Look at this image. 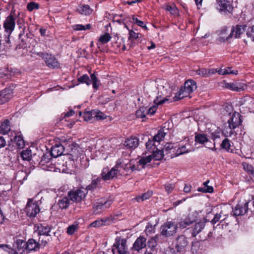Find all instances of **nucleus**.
I'll list each match as a JSON object with an SVG mask.
<instances>
[{"mask_svg": "<svg viewBox=\"0 0 254 254\" xmlns=\"http://www.w3.org/2000/svg\"><path fill=\"white\" fill-rule=\"evenodd\" d=\"M87 193L86 190L77 189L68 191L67 195L71 201L78 202L84 198Z\"/></svg>", "mask_w": 254, "mask_h": 254, "instance_id": "9", "label": "nucleus"}, {"mask_svg": "<svg viewBox=\"0 0 254 254\" xmlns=\"http://www.w3.org/2000/svg\"><path fill=\"white\" fill-rule=\"evenodd\" d=\"M65 147L61 144H55L51 150V155L52 157L56 158L63 154Z\"/></svg>", "mask_w": 254, "mask_h": 254, "instance_id": "20", "label": "nucleus"}, {"mask_svg": "<svg viewBox=\"0 0 254 254\" xmlns=\"http://www.w3.org/2000/svg\"><path fill=\"white\" fill-rule=\"evenodd\" d=\"M167 101H168V99L166 98L160 99V97H157L156 99L154 100L155 105L150 107L149 108L145 107H140L136 112V117L140 118H145L147 115H154L156 111L157 106L164 103Z\"/></svg>", "mask_w": 254, "mask_h": 254, "instance_id": "1", "label": "nucleus"}, {"mask_svg": "<svg viewBox=\"0 0 254 254\" xmlns=\"http://www.w3.org/2000/svg\"><path fill=\"white\" fill-rule=\"evenodd\" d=\"M249 202H246L244 206L239 207V215H243L246 214L248 210Z\"/></svg>", "mask_w": 254, "mask_h": 254, "instance_id": "58", "label": "nucleus"}, {"mask_svg": "<svg viewBox=\"0 0 254 254\" xmlns=\"http://www.w3.org/2000/svg\"><path fill=\"white\" fill-rule=\"evenodd\" d=\"M129 163H125L124 162H121L120 160L118 161L117 164L116 165V168L119 169H121V173L120 174L124 173L123 170H124L126 172H128L130 171V167H129Z\"/></svg>", "mask_w": 254, "mask_h": 254, "instance_id": "31", "label": "nucleus"}, {"mask_svg": "<svg viewBox=\"0 0 254 254\" xmlns=\"http://www.w3.org/2000/svg\"><path fill=\"white\" fill-rule=\"evenodd\" d=\"M31 151L29 149L23 150L21 153V157L24 160H30L31 158Z\"/></svg>", "mask_w": 254, "mask_h": 254, "instance_id": "44", "label": "nucleus"}, {"mask_svg": "<svg viewBox=\"0 0 254 254\" xmlns=\"http://www.w3.org/2000/svg\"><path fill=\"white\" fill-rule=\"evenodd\" d=\"M246 35L249 39L254 42V25L247 30Z\"/></svg>", "mask_w": 254, "mask_h": 254, "instance_id": "49", "label": "nucleus"}, {"mask_svg": "<svg viewBox=\"0 0 254 254\" xmlns=\"http://www.w3.org/2000/svg\"><path fill=\"white\" fill-rule=\"evenodd\" d=\"M187 238L184 235H181L176 239L175 248L178 252H183L186 251L188 245Z\"/></svg>", "mask_w": 254, "mask_h": 254, "instance_id": "13", "label": "nucleus"}, {"mask_svg": "<svg viewBox=\"0 0 254 254\" xmlns=\"http://www.w3.org/2000/svg\"><path fill=\"white\" fill-rule=\"evenodd\" d=\"M197 190L200 192L211 193L213 191V188L212 187H207V188L203 187H199L198 188Z\"/></svg>", "mask_w": 254, "mask_h": 254, "instance_id": "57", "label": "nucleus"}, {"mask_svg": "<svg viewBox=\"0 0 254 254\" xmlns=\"http://www.w3.org/2000/svg\"><path fill=\"white\" fill-rule=\"evenodd\" d=\"M190 93L185 90L184 88H182L180 91L176 94V95L174 97V100L175 101L183 99L185 97H188Z\"/></svg>", "mask_w": 254, "mask_h": 254, "instance_id": "33", "label": "nucleus"}, {"mask_svg": "<svg viewBox=\"0 0 254 254\" xmlns=\"http://www.w3.org/2000/svg\"><path fill=\"white\" fill-rule=\"evenodd\" d=\"M96 111L97 115L95 118V120H102L106 118L107 116L103 113L98 110Z\"/></svg>", "mask_w": 254, "mask_h": 254, "instance_id": "63", "label": "nucleus"}, {"mask_svg": "<svg viewBox=\"0 0 254 254\" xmlns=\"http://www.w3.org/2000/svg\"><path fill=\"white\" fill-rule=\"evenodd\" d=\"M155 142H156L153 139L151 140L149 139L146 142V148L149 152L151 153L154 152V150L157 148Z\"/></svg>", "mask_w": 254, "mask_h": 254, "instance_id": "40", "label": "nucleus"}, {"mask_svg": "<svg viewBox=\"0 0 254 254\" xmlns=\"http://www.w3.org/2000/svg\"><path fill=\"white\" fill-rule=\"evenodd\" d=\"M197 216L198 213L196 211H194L191 213L189 214V215L187 217L189 218L190 220H191L192 223H193L196 221L197 219Z\"/></svg>", "mask_w": 254, "mask_h": 254, "instance_id": "60", "label": "nucleus"}, {"mask_svg": "<svg viewBox=\"0 0 254 254\" xmlns=\"http://www.w3.org/2000/svg\"><path fill=\"white\" fill-rule=\"evenodd\" d=\"M25 209L27 215L30 217H34L40 211L37 202H32L31 199H29Z\"/></svg>", "mask_w": 254, "mask_h": 254, "instance_id": "14", "label": "nucleus"}, {"mask_svg": "<svg viewBox=\"0 0 254 254\" xmlns=\"http://www.w3.org/2000/svg\"><path fill=\"white\" fill-rule=\"evenodd\" d=\"M230 144L228 139L225 138L221 144V147L222 148L226 150H228L230 147Z\"/></svg>", "mask_w": 254, "mask_h": 254, "instance_id": "62", "label": "nucleus"}, {"mask_svg": "<svg viewBox=\"0 0 254 254\" xmlns=\"http://www.w3.org/2000/svg\"><path fill=\"white\" fill-rule=\"evenodd\" d=\"M242 166L245 171H246L248 173L252 175L254 177V168L253 166L246 162H243Z\"/></svg>", "mask_w": 254, "mask_h": 254, "instance_id": "43", "label": "nucleus"}, {"mask_svg": "<svg viewBox=\"0 0 254 254\" xmlns=\"http://www.w3.org/2000/svg\"><path fill=\"white\" fill-rule=\"evenodd\" d=\"M129 167H130V170L133 171L134 170H140L141 169L144 167V166L143 167L142 165H141L138 161L137 162L136 165H132L131 163H129Z\"/></svg>", "mask_w": 254, "mask_h": 254, "instance_id": "51", "label": "nucleus"}, {"mask_svg": "<svg viewBox=\"0 0 254 254\" xmlns=\"http://www.w3.org/2000/svg\"><path fill=\"white\" fill-rule=\"evenodd\" d=\"M111 38L110 35L108 33H106L101 35L99 39V41L103 44H106L111 40Z\"/></svg>", "mask_w": 254, "mask_h": 254, "instance_id": "46", "label": "nucleus"}, {"mask_svg": "<svg viewBox=\"0 0 254 254\" xmlns=\"http://www.w3.org/2000/svg\"><path fill=\"white\" fill-rule=\"evenodd\" d=\"M139 144V140L136 137L131 136L127 138L125 142V146L129 149H134L136 148Z\"/></svg>", "mask_w": 254, "mask_h": 254, "instance_id": "23", "label": "nucleus"}, {"mask_svg": "<svg viewBox=\"0 0 254 254\" xmlns=\"http://www.w3.org/2000/svg\"><path fill=\"white\" fill-rule=\"evenodd\" d=\"M153 192L151 190H148L147 192L142 193L141 195L136 196L132 199V200H135L137 202L143 201L149 199L152 195Z\"/></svg>", "mask_w": 254, "mask_h": 254, "instance_id": "32", "label": "nucleus"}, {"mask_svg": "<svg viewBox=\"0 0 254 254\" xmlns=\"http://www.w3.org/2000/svg\"><path fill=\"white\" fill-rule=\"evenodd\" d=\"M10 130V122L5 120L1 124L0 126V132L2 134H6Z\"/></svg>", "mask_w": 254, "mask_h": 254, "instance_id": "30", "label": "nucleus"}, {"mask_svg": "<svg viewBox=\"0 0 254 254\" xmlns=\"http://www.w3.org/2000/svg\"><path fill=\"white\" fill-rule=\"evenodd\" d=\"M112 221V219L110 217H105L94 221L90 224V226L94 228L100 227L106 225H109Z\"/></svg>", "mask_w": 254, "mask_h": 254, "instance_id": "19", "label": "nucleus"}, {"mask_svg": "<svg viewBox=\"0 0 254 254\" xmlns=\"http://www.w3.org/2000/svg\"><path fill=\"white\" fill-rule=\"evenodd\" d=\"M132 22L136 24L137 25L147 29V27L144 24V22L141 20H138L137 18L134 16H132Z\"/></svg>", "mask_w": 254, "mask_h": 254, "instance_id": "59", "label": "nucleus"}, {"mask_svg": "<svg viewBox=\"0 0 254 254\" xmlns=\"http://www.w3.org/2000/svg\"><path fill=\"white\" fill-rule=\"evenodd\" d=\"M218 73L220 75H225L227 74H232L237 75L238 71L237 70H232L231 67H228L226 68H220L218 70Z\"/></svg>", "mask_w": 254, "mask_h": 254, "instance_id": "38", "label": "nucleus"}, {"mask_svg": "<svg viewBox=\"0 0 254 254\" xmlns=\"http://www.w3.org/2000/svg\"><path fill=\"white\" fill-rule=\"evenodd\" d=\"M13 87L12 85L0 92V104L5 103L12 98Z\"/></svg>", "mask_w": 254, "mask_h": 254, "instance_id": "15", "label": "nucleus"}, {"mask_svg": "<svg viewBox=\"0 0 254 254\" xmlns=\"http://www.w3.org/2000/svg\"><path fill=\"white\" fill-rule=\"evenodd\" d=\"M90 78L91 79L88 75L84 74L78 78V81L80 83H86L87 85L92 83L93 88L97 90L100 85V81L98 80L95 73L90 75Z\"/></svg>", "mask_w": 254, "mask_h": 254, "instance_id": "7", "label": "nucleus"}, {"mask_svg": "<svg viewBox=\"0 0 254 254\" xmlns=\"http://www.w3.org/2000/svg\"><path fill=\"white\" fill-rule=\"evenodd\" d=\"M221 134H222V133L220 131H216L211 133V138L213 140H215L217 138H220Z\"/></svg>", "mask_w": 254, "mask_h": 254, "instance_id": "64", "label": "nucleus"}, {"mask_svg": "<svg viewBox=\"0 0 254 254\" xmlns=\"http://www.w3.org/2000/svg\"><path fill=\"white\" fill-rule=\"evenodd\" d=\"M112 251L113 254H127V240L121 237L116 238Z\"/></svg>", "mask_w": 254, "mask_h": 254, "instance_id": "4", "label": "nucleus"}, {"mask_svg": "<svg viewBox=\"0 0 254 254\" xmlns=\"http://www.w3.org/2000/svg\"><path fill=\"white\" fill-rule=\"evenodd\" d=\"M77 11L81 14L90 15L92 12V9L87 4H80L78 5Z\"/></svg>", "mask_w": 254, "mask_h": 254, "instance_id": "27", "label": "nucleus"}, {"mask_svg": "<svg viewBox=\"0 0 254 254\" xmlns=\"http://www.w3.org/2000/svg\"><path fill=\"white\" fill-rule=\"evenodd\" d=\"M165 189L168 194L172 192L175 188L174 184H167L164 185Z\"/></svg>", "mask_w": 254, "mask_h": 254, "instance_id": "54", "label": "nucleus"}, {"mask_svg": "<svg viewBox=\"0 0 254 254\" xmlns=\"http://www.w3.org/2000/svg\"><path fill=\"white\" fill-rule=\"evenodd\" d=\"M73 142L72 138L70 137L61 136L60 138V144L65 148L68 144H71Z\"/></svg>", "mask_w": 254, "mask_h": 254, "instance_id": "39", "label": "nucleus"}, {"mask_svg": "<svg viewBox=\"0 0 254 254\" xmlns=\"http://www.w3.org/2000/svg\"><path fill=\"white\" fill-rule=\"evenodd\" d=\"M65 149L68 151L67 153H69L72 157V160L77 159L80 154L79 146L75 142H73L71 144H68L65 148Z\"/></svg>", "mask_w": 254, "mask_h": 254, "instance_id": "16", "label": "nucleus"}, {"mask_svg": "<svg viewBox=\"0 0 254 254\" xmlns=\"http://www.w3.org/2000/svg\"><path fill=\"white\" fill-rule=\"evenodd\" d=\"M192 224V221L190 220L189 218L186 217L184 219L180 221L179 222V226L181 229H184Z\"/></svg>", "mask_w": 254, "mask_h": 254, "instance_id": "45", "label": "nucleus"}, {"mask_svg": "<svg viewBox=\"0 0 254 254\" xmlns=\"http://www.w3.org/2000/svg\"><path fill=\"white\" fill-rule=\"evenodd\" d=\"M27 251H37L40 249L37 241L34 239H30L26 242Z\"/></svg>", "mask_w": 254, "mask_h": 254, "instance_id": "25", "label": "nucleus"}, {"mask_svg": "<svg viewBox=\"0 0 254 254\" xmlns=\"http://www.w3.org/2000/svg\"><path fill=\"white\" fill-rule=\"evenodd\" d=\"M174 144L172 143H167L166 144L162 150H163V152L166 153V154H168L170 153H171V150H174ZM173 152H175L174 150L173 151Z\"/></svg>", "mask_w": 254, "mask_h": 254, "instance_id": "50", "label": "nucleus"}, {"mask_svg": "<svg viewBox=\"0 0 254 254\" xmlns=\"http://www.w3.org/2000/svg\"><path fill=\"white\" fill-rule=\"evenodd\" d=\"M195 141L199 144H204L208 141V139L206 134L199 133L195 136Z\"/></svg>", "mask_w": 254, "mask_h": 254, "instance_id": "36", "label": "nucleus"}, {"mask_svg": "<svg viewBox=\"0 0 254 254\" xmlns=\"http://www.w3.org/2000/svg\"><path fill=\"white\" fill-rule=\"evenodd\" d=\"M226 88H228L234 91L238 90V87L236 84L233 83H225L224 86Z\"/></svg>", "mask_w": 254, "mask_h": 254, "instance_id": "56", "label": "nucleus"}, {"mask_svg": "<svg viewBox=\"0 0 254 254\" xmlns=\"http://www.w3.org/2000/svg\"><path fill=\"white\" fill-rule=\"evenodd\" d=\"M77 225L72 224L67 227L66 232L68 235H71L77 231Z\"/></svg>", "mask_w": 254, "mask_h": 254, "instance_id": "52", "label": "nucleus"}, {"mask_svg": "<svg viewBox=\"0 0 254 254\" xmlns=\"http://www.w3.org/2000/svg\"><path fill=\"white\" fill-rule=\"evenodd\" d=\"M70 199L67 195L60 199L58 201V204L62 209H67L70 204Z\"/></svg>", "mask_w": 254, "mask_h": 254, "instance_id": "29", "label": "nucleus"}, {"mask_svg": "<svg viewBox=\"0 0 254 254\" xmlns=\"http://www.w3.org/2000/svg\"><path fill=\"white\" fill-rule=\"evenodd\" d=\"M15 18L12 15H10L6 17L3 25L5 32L9 34H11L15 28Z\"/></svg>", "mask_w": 254, "mask_h": 254, "instance_id": "17", "label": "nucleus"}, {"mask_svg": "<svg viewBox=\"0 0 254 254\" xmlns=\"http://www.w3.org/2000/svg\"><path fill=\"white\" fill-rule=\"evenodd\" d=\"M14 142L18 148L21 149L25 146L23 137L20 135H16L14 138Z\"/></svg>", "mask_w": 254, "mask_h": 254, "instance_id": "37", "label": "nucleus"}, {"mask_svg": "<svg viewBox=\"0 0 254 254\" xmlns=\"http://www.w3.org/2000/svg\"><path fill=\"white\" fill-rule=\"evenodd\" d=\"M235 32V38L237 37V34H238V24H237L235 26H233L231 29V33L228 35L227 29L226 27H223L221 30L218 32L219 35V38L218 40L220 42H224L228 41L233 35V33Z\"/></svg>", "mask_w": 254, "mask_h": 254, "instance_id": "6", "label": "nucleus"}, {"mask_svg": "<svg viewBox=\"0 0 254 254\" xmlns=\"http://www.w3.org/2000/svg\"><path fill=\"white\" fill-rule=\"evenodd\" d=\"M14 247L15 249L14 254H23L27 251L26 243L21 239H16L15 241Z\"/></svg>", "mask_w": 254, "mask_h": 254, "instance_id": "18", "label": "nucleus"}, {"mask_svg": "<svg viewBox=\"0 0 254 254\" xmlns=\"http://www.w3.org/2000/svg\"><path fill=\"white\" fill-rule=\"evenodd\" d=\"M253 105V99L249 96H245L239 101V111L242 114L250 113Z\"/></svg>", "mask_w": 254, "mask_h": 254, "instance_id": "8", "label": "nucleus"}, {"mask_svg": "<svg viewBox=\"0 0 254 254\" xmlns=\"http://www.w3.org/2000/svg\"><path fill=\"white\" fill-rule=\"evenodd\" d=\"M196 82L192 80H188L184 83V88L186 91L191 93L196 89Z\"/></svg>", "mask_w": 254, "mask_h": 254, "instance_id": "28", "label": "nucleus"}, {"mask_svg": "<svg viewBox=\"0 0 254 254\" xmlns=\"http://www.w3.org/2000/svg\"><path fill=\"white\" fill-rule=\"evenodd\" d=\"M178 228L175 222L167 220L160 228L161 235L165 237L173 236L177 233Z\"/></svg>", "mask_w": 254, "mask_h": 254, "instance_id": "3", "label": "nucleus"}, {"mask_svg": "<svg viewBox=\"0 0 254 254\" xmlns=\"http://www.w3.org/2000/svg\"><path fill=\"white\" fill-rule=\"evenodd\" d=\"M147 245L146 239L143 236H140L136 239L133 245V249L137 251H139L145 248Z\"/></svg>", "mask_w": 254, "mask_h": 254, "instance_id": "22", "label": "nucleus"}, {"mask_svg": "<svg viewBox=\"0 0 254 254\" xmlns=\"http://www.w3.org/2000/svg\"><path fill=\"white\" fill-rule=\"evenodd\" d=\"M120 173H121V169H117L116 166L113 167L110 171L107 168H104L101 173L102 179L104 180L113 179Z\"/></svg>", "mask_w": 254, "mask_h": 254, "instance_id": "12", "label": "nucleus"}, {"mask_svg": "<svg viewBox=\"0 0 254 254\" xmlns=\"http://www.w3.org/2000/svg\"><path fill=\"white\" fill-rule=\"evenodd\" d=\"M238 6V0H219L217 8L224 14L232 13L234 8Z\"/></svg>", "mask_w": 254, "mask_h": 254, "instance_id": "2", "label": "nucleus"}, {"mask_svg": "<svg viewBox=\"0 0 254 254\" xmlns=\"http://www.w3.org/2000/svg\"><path fill=\"white\" fill-rule=\"evenodd\" d=\"M155 225H153L150 223H148L146 226L145 233L147 235L151 234V233L155 232Z\"/></svg>", "mask_w": 254, "mask_h": 254, "instance_id": "48", "label": "nucleus"}, {"mask_svg": "<svg viewBox=\"0 0 254 254\" xmlns=\"http://www.w3.org/2000/svg\"><path fill=\"white\" fill-rule=\"evenodd\" d=\"M165 9L166 10L170 11L172 14L175 15L177 14L178 10L175 6L166 5L165 6Z\"/></svg>", "mask_w": 254, "mask_h": 254, "instance_id": "61", "label": "nucleus"}, {"mask_svg": "<svg viewBox=\"0 0 254 254\" xmlns=\"http://www.w3.org/2000/svg\"><path fill=\"white\" fill-rule=\"evenodd\" d=\"M36 54L44 60L47 65L49 67L54 68L59 67V63L57 59L52 56V55L43 52H38Z\"/></svg>", "mask_w": 254, "mask_h": 254, "instance_id": "10", "label": "nucleus"}, {"mask_svg": "<svg viewBox=\"0 0 254 254\" xmlns=\"http://www.w3.org/2000/svg\"><path fill=\"white\" fill-rule=\"evenodd\" d=\"M161 235H156L154 237L150 238L147 242V245L150 248H154L158 242H159V239Z\"/></svg>", "mask_w": 254, "mask_h": 254, "instance_id": "34", "label": "nucleus"}, {"mask_svg": "<svg viewBox=\"0 0 254 254\" xmlns=\"http://www.w3.org/2000/svg\"><path fill=\"white\" fill-rule=\"evenodd\" d=\"M101 181V179L97 178V179L92 181L91 183L87 186L86 188V191L87 190H92L98 187V183ZM84 190V189H83Z\"/></svg>", "mask_w": 254, "mask_h": 254, "instance_id": "41", "label": "nucleus"}, {"mask_svg": "<svg viewBox=\"0 0 254 254\" xmlns=\"http://www.w3.org/2000/svg\"><path fill=\"white\" fill-rule=\"evenodd\" d=\"M39 236L38 241H37L40 249L43 248L46 246L48 242L50 241V237H46L45 236L38 235Z\"/></svg>", "mask_w": 254, "mask_h": 254, "instance_id": "35", "label": "nucleus"}, {"mask_svg": "<svg viewBox=\"0 0 254 254\" xmlns=\"http://www.w3.org/2000/svg\"><path fill=\"white\" fill-rule=\"evenodd\" d=\"M39 4L35 2H30L28 3L27 8L29 11H32L35 9H38Z\"/></svg>", "mask_w": 254, "mask_h": 254, "instance_id": "55", "label": "nucleus"}, {"mask_svg": "<svg viewBox=\"0 0 254 254\" xmlns=\"http://www.w3.org/2000/svg\"><path fill=\"white\" fill-rule=\"evenodd\" d=\"M152 154L148 155L146 157H142L139 160V163L143 167L148 163L150 162L152 158L156 160H161L164 156V152L162 150H159L156 148L154 152H151Z\"/></svg>", "mask_w": 254, "mask_h": 254, "instance_id": "5", "label": "nucleus"}, {"mask_svg": "<svg viewBox=\"0 0 254 254\" xmlns=\"http://www.w3.org/2000/svg\"><path fill=\"white\" fill-rule=\"evenodd\" d=\"M196 73H197V74L203 77H208L207 69L205 68H201L197 69L196 71Z\"/></svg>", "mask_w": 254, "mask_h": 254, "instance_id": "53", "label": "nucleus"}, {"mask_svg": "<svg viewBox=\"0 0 254 254\" xmlns=\"http://www.w3.org/2000/svg\"><path fill=\"white\" fill-rule=\"evenodd\" d=\"M96 115V110L86 111L84 113L83 118L85 121L92 123L95 120Z\"/></svg>", "mask_w": 254, "mask_h": 254, "instance_id": "26", "label": "nucleus"}, {"mask_svg": "<svg viewBox=\"0 0 254 254\" xmlns=\"http://www.w3.org/2000/svg\"><path fill=\"white\" fill-rule=\"evenodd\" d=\"M91 28V25L90 24H87L85 25H82L81 24H76L73 26V28L75 30H85L86 29H90Z\"/></svg>", "mask_w": 254, "mask_h": 254, "instance_id": "47", "label": "nucleus"}, {"mask_svg": "<svg viewBox=\"0 0 254 254\" xmlns=\"http://www.w3.org/2000/svg\"><path fill=\"white\" fill-rule=\"evenodd\" d=\"M51 228L47 225L41 224L38 227V235L45 236L46 237H50V232Z\"/></svg>", "mask_w": 254, "mask_h": 254, "instance_id": "24", "label": "nucleus"}, {"mask_svg": "<svg viewBox=\"0 0 254 254\" xmlns=\"http://www.w3.org/2000/svg\"><path fill=\"white\" fill-rule=\"evenodd\" d=\"M206 222V220L204 219L195 223L193 227L191 230V234L192 237H196V235L201 231V230L204 228Z\"/></svg>", "mask_w": 254, "mask_h": 254, "instance_id": "21", "label": "nucleus"}, {"mask_svg": "<svg viewBox=\"0 0 254 254\" xmlns=\"http://www.w3.org/2000/svg\"><path fill=\"white\" fill-rule=\"evenodd\" d=\"M112 203V201L111 199H107L106 201L101 200L97 202L93 209V213L95 214H101L103 211L108 208Z\"/></svg>", "mask_w": 254, "mask_h": 254, "instance_id": "11", "label": "nucleus"}, {"mask_svg": "<svg viewBox=\"0 0 254 254\" xmlns=\"http://www.w3.org/2000/svg\"><path fill=\"white\" fill-rule=\"evenodd\" d=\"M166 133L164 131L163 129H160L158 133L153 136V139L157 143H159L165 137Z\"/></svg>", "mask_w": 254, "mask_h": 254, "instance_id": "42", "label": "nucleus"}]
</instances>
